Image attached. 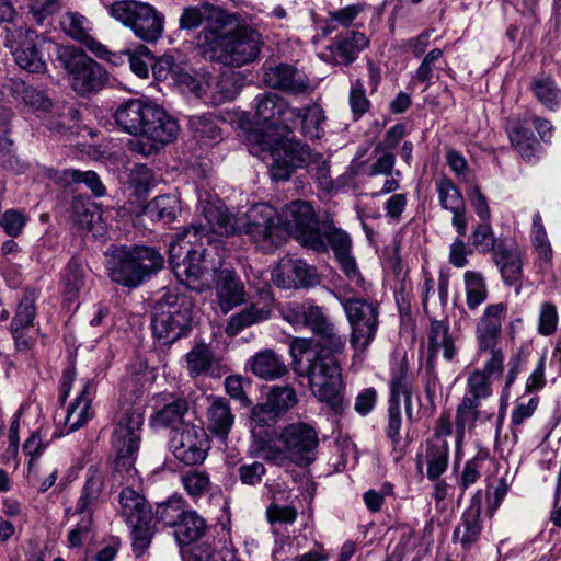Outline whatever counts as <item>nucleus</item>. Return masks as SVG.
<instances>
[{
	"label": "nucleus",
	"instance_id": "obj_1",
	"mask_svg": "<svg viewBox=\"0 0 561 561\" xmlns=\"http://www.w3.org/2000/svg\"><path fill=\"white\" fill-rule=\"evenodd\" d=\"M279 312L293 327L308 328L317 336L316 353L307 366L309 388L318 401L325 403L334 414H341L345 407L341 365L345 335L313 300L288 302Z\"/></svg>",
	"mask_w": 561,
	"mask_h": 561
},
{
	"label": "nucleus",
	"instance_id": "obj_2",
	"mask_svg": "<svg viewBox=\"0 0 561 561\" xmlns=\"http://www.w3.org/2000/svg\"><path fill=\"white\" fill-rule=\"evenodd\" d=\"M201 203L202 214L213 233L225 237L244 233L263 252H272L282 243L283 227L273 207L257 204L244 215L234 217L218 198Z\"/></svg>",
	"mask_w": 561,
	"mask_h": 561
},
{
	"label": "nucleus",
	"instance_id": "obj_3",
	"mask_svg": "<svg viewBox=\"0 0 561 561\" xmlns=\"http://www.w3.org/2000/svg\"><path fill=\"white\" fill-rule=\"evenodd\" d=\"M116 125L125 133L140 136L130 140V150L149 157L172 142L179 125L163 107L141 99H130L117 106L114 113Z\"/></svg>",
	"mask_w": 561,
	"mask_h": 561
},
{
	"label": "nucleus",
	"instance_id": "obj_4",
	"mask_svg": "<svg viewBox=\"0 0 561 561\" xmlns=\"http://www.w3.org/2000/svg\"><path fill=\"white\" fill-rule=\"evenodd\" d=\"M261 34L249 27H238L221 34L218 28L205 25L195 37L199 56L229 67H242L254 61L261 53Z\"/></svg>",
	"mask_w": 561,
	"mask_h": 561
},
{
	"label": "nucleus",
	"instance_id": "obj_5",
	"mask_svg": "<svg viewBox=\"0 0 561 561\" xmlns=\"http://www.w3.org/2000/svg\"><path fill=\"white\" fill-rule=\"evenodd\" d=\"M164 259L151 247H111L105 252V268L110 279L128 289H135L163 268Z\"/></svg>",
	"mask_w": 561,
	"mask_h": 561
},
{
	"label": "nucleus",
	"instance_id": "obj_6",
	"mask_svg": "<svg viewBox=\"0 0 561 561\" xmlns=\"http://www.w3.org/2000/svg\"><path fill=\"white\" fill-rule=\"evenodd\" d=\"M192 323L193 300L179 288L167 290L152 307V333L163 345L186 336L192 331Z\"/></svg>",
	"mask_w": 561,
	"mask_h": 561
},
{
	"label": "nucleus",
	"instance_id": "obj_7",
	"mask_svg": "<svg viewBox=\"0 0 561 561\" xmlns=\"http://www.w3.org/2000/svg\"><path fill=\"white\" fill-rule=\"evenodd\" d=\"M282 224L304 247L320 253L328 251V240L332 234L329 230H339L331 214L317 219L311 204L305 201H294L287 205L283 209Z\"/></svg>",
	"mask_w": 561,
	"mask_h": 561
},
{
	"label": "nucleus",
	"instance_id": "obj_8",
	"mask_svg": "<svg viewBox=\"0 0 561 561\" xmlns=\"http://www.w3.org/2000/svg\"><path fill=\"white\" fill-rule=\"evenodd\" d=\"M141 393L135 392V401L131 404L124 403L121 407L119 416L115 425L112 443L117 450L114 469L117 472H135V455L140 446L144 424V405L136 402Z\"/></svg>",
	"mask_w": 561,
	"mask_h": 561
},
{
	"label": "nucleus",
	"instance_id": "obj_9",
	"mask_svg": "<svg viewBox=\"0 0 561 561\" xmlns=\"http://www.w3.org/2000/svg\"><path fill=\"white\" fill-rule=\"evenodd\" d=\"M334 297L341 304L351 328L350 344L356 353L365 352L376 337L379 327V306L376 301L339 291Z\"/></svg>",
	"mask_w": 561,
	"mask_h": 561
},
{
	"label": "nucleus",
	"instance_id": "obj_10",
	"mask_svg": "<svg viewBox=\"0 0 561 561\" xmlns=\"http://www.w3.org/2000/svg\"><path fill=\"white\" fill-rule=\"evenodd\" d=\"M56 60L67 72L72 89L81 95L100 91L107 80L104 68L75 46H58Z\"/></svg>",
	"mask_w": 561,
	"mask_h": 561
},
{
	"label": "nucleus",
	"instance_id": "obj_11",
	"mask_svg": "<svg viewBox=\"0 0 561 561\" xmlns=\"http://www.w3.org/2000/svg\"><path fill=\"white\" fill-rule=\"evenodd\" d=\"M110 13L146 43L158 42L164 32V15L148 3L135 0L115 1L110 5Z\"/></svg>",
	"mask_w": 561,
	"mask_h": 561
},
{
	"label": "nucleus",
	"instance_id": "obj_12",
	"mask_svg": "<svg viewBox=\"0 0 561 561\" xmlns=\"http://www.w3.org/2000/svg\"><path fill=\"white\" fill-rule=\"evenodd\" d=\"M119 512L131 528L133 551L136 557H141L154 534L151 507L141 494L125 488L119 493Z\"/></svg>",
	"mask_w": 561,
	"mask_h": 561
},
{
	"label": "nucleus",
	"instance_id": "obj_13",
	"mask_svg": "<svg viewBox=\"0 0 561 561\" xmlns=\"http://www.w3.org/2000/svg\"><path fill=\"white\" fill-rule=\"evenodd\" d=\"M4 45L8 47L15 64L30 73H43L47 65L38 47V35L35 31L18 26L13 22L3 27Z\"/></svg>",
	"mask_w": 561,
	"mask_h": 561
},
{
	"label": "nucleus",
	"instance_id": "obj_14",
	"mask_svg": "<svg viewBox=\"0 0 561 561\" xmlns=\"http://www.w3.org/2000/svg\"><path fill=\"white\" fill-rule=\"evenodd\" d=\"M285 457L298 467H308L316 459L319 447L318 432L305 422L286 425L277 436Z\"/></svg>",
	"mask_w": 561,
	"mask_h": 561
},
{
	"label": "nucleus",
	"instance_id": "obj_15",
	"mask_svg": "<svg viewBox=\"0 0 561 561\" xmlns=\"http://www.w3.org/2000/svg\"><path fill=\"white\" fill-rule=\"evenodd\" d=\"M254 102L257 123L279 138H288V126L298 115L296 107L290 106L283 96L273 92L259 94Z\"/></svg>",
	"mask_w": 561,
	"mask_h": 561
},
{
	"label": "nucleus",
	"instance_id": "obj_16",
	"mask_svg": "<svg viewBox=\"0 0 561 561\" xmlns=\"http://www.w3.org/2000/svg\"><path fill=\"white\" fill-rule=\"evenodd\" d=\"M169 446L180 462L185 466H197L206 459L209 442L202 426L187 424L180 431L171 432Z\"/></svg>",
	"mask_w": 561,
	"mask_h": 561
},
{
	"label": "nucleus",
	"instance_id": "obj_17",
	"mask_svg": "<svg viewBox=\"0 0 561 561\" xmlns=\"http://www.w3.org/2000/svg\"><path fill=\"white\" fill-rule=\"evenodd\" d=\"M272 279L279 288L299 289L314 287L320 283L317 268L306 261L284 256L272 272Z\"/></svg>",
	"mask_w": 561,
	"mask_h": 561
},
{
	"label": "nucleus",
	"instance_id": "obj_18",
	"mask_svg": "<svg viewBox=\"0 0 561 561\" xmlns=\"http://www.w3.org/2000/svg\"><path fill=\"white\" fill-rule=\"evenodd\" d=\"M286 142L273 151L270 168L274 181H287L298 168H304L310 156V148L295 137L284 138Z\"/></svg>",
	"mask_w": 561,
	"mask_h": 561
},
{
	"label": "nucleus",
	"instance_id": "obj_19",
	"mask_svg": "<svg viewBox=\"0 0 561 561\" xmlns=\"http://www.w3.org/2000/svg\"><path fill=\"white\" fill-rule=\"evenodd\" d=\"M262 79L267 87L293 95L304 94L310 89L307 75L288 64L265 67Z\"/></svg>",
	"mask_w": 561,
	"mask_h": 561
},
{
	"label": "nucleus",
	"instance_id": "obj_20",
	"mask_svg": "<svg viewBox=\"0 0 561 561\" xmlns=\"http://www.w3.org/2000/svg\"><path fill=\"white\" fill-rule=\"evenodd\" d=\"M481 510L482 491L479 490L471 497L469 507L462 513L460 522L453 533L454 542H459L463 549H470L480 538L482 531Z\"/></svg>",
	"mask_w": 561,
	"mask_h": 561
},
{
	"label": "nucleus",
	"instance_id": "obj_21",
	"mask_svg": "<svg viewBox=\"0 0 561 561\" xmlns=\"http://www.w3.org/2000/svg\"><path fill=\"white\" fill-rule=\"evenodd\" d=\"M331 238L328 240V249L331 248L339 261L341 270L348 280L358 289L366 290V282L362 276L355 259L351 255L352 240L348 233L339 229L330 230Z\"/></svg>",
	"mask_w": 561,
	"mask_h": 561
},
{
	"label": "nucleus",
	"instance_id": "obj_22",
	"mask_svg": "<svg viewBox=\"0 0 561 561\" xmlns=\"http://www.w3.org/2000/svg\"><path fill=\"white\" fill-rule=\"evenodd\" d=\"M503 302L489 305L477 324V340L482 351H493L496 347L502 332V318L506 312Z\"/></svg>",
	"mask_w": 561,
	"mask_h": 561
},
{
	"label": "nucleus",
	"instance_id": "obj_23",
	"mask_svg": "<svg viewBox=\"0 0 561 561\" xmlns=\"http://www.w3.org/2000/svg\"><path fill=\"white\" fill-rule=\"evenodd\" d=\"M427 347V367L434 369L435 359L439 351H443V357L450 362L457 354L455 340L449 331L447 320H431L428 329Z\"/></svg>",
	"mask_w": 561,
	"mask_h": 561
},
{
	"label": "nucleus",
	"instance_id": "obj_24",
	"mask_svg": "<svg viewBox=\"0 0 561 561\" xmlns=\"http://www.w3.org/2000/svg\"><path fill=\"white\" fill-rule=\"evenodd\" d=\"M492 259L503 282L507 286H520L523 278L522 253L516 247L507 245L504 241L497 243Z\"/></svg>",
	"mask_w": 561,
	"mask_h": 561
},
{
	"label": "nucleus",
	"instance_id": "obj_25",
	"mask_svg": "<svg viewBox=\"0 0 561 561\" xmlns=\"http://www.w3.org/2000/svg\"><path fill=\"white\" fill-rule=\"evenodd\" d=\"M389 403L400 404L401 398L404 401V410L408 419H413L412 396L414 392V379L409 371L405 359L400 360L392 369L389 381Z\"/></svg>",
	"mask_w": 561,
	"mask_h": 561
},
{
	"label": "nucleus",
	"instance_id": "obj_26",
	"mask_svg": "<svg viewBox=\"0 0 561 561\" xmlns=\"http://www.w3.org/2000/svg\"><path fill=\"white\" fill-rule=\"evenodd\" d=\"M216 291L219 307L225 313L233 307L241 305L245 299L244 285L236 272L231 270L219 272Z\"/></svg>",
	"mask_w": 561,
	"mask_h": 561
},
{
	"label": "nucleus",
	"instance_id": "obj_27",
	"mask_svg": "<svg viewBox=\"0 0 561 561\" xmlns=\"http://www.w3.org/2000/svg\"><path fill=\"white\" fill-rule=\"evenodd\" d=\"M296 112H298V115L294 118V123L288 126V138L294 137V130L298 125H300L301 135L307 139L316 140L324 135L325 115L319 104L313 103L301 108L296 107Z\"/></svg>",
	"mask_w": 561,
	"mask_h": 561
},
{
	"label": "nucleus",
	"instance_id": "obj_28",
	"mask_svg": "<svg viewBox=\"0 0 561 561\" xmlns=\"http://www.w3.org/2000/svg\"><path fill=\"white\" fill-rule=\"evenodd\" d=\"M188 411V403L184 398H173L164 402L149 419L150 426L156 428H172V432L182 430L188 423L184 416Z\"/></svg>",
	"mask_w": 561,
	"mask_h": 561
},
{
	"label": "nucleus",
	"instance_id": "obj_29",
	"mask_svg": "<svg viewBox=\"0 0 561 561\" xmlns=\"http://www.w3.org/2000/svg\"><path fill=\"white\" fill-rule=\"evenodd\" d=\"M368 45L369 41L363 33L348 31L334 38L332 54L337 64L350 66Z\"/></svg>",
	"mask_w": 561,
	"mask_h": 561
},
{
	"label": "nucleus",
	"instance_id": "obj_30",
	"mask_svg": "<svg viewBox=\"0 0 561 561\" xmlns=\"http://www.w3.org/2000/svg\"><path fill=\"white\" fill-rule=\"evenodd\" d=\"M208 401L207 430L220 438H226L234 423V415L229 401L222 397H210Z\"/></svg>",
	"mask_w": 561,
	"mask_h": 561
},
{
	"label": "nucleus",
	"instance_id": "obj_31",
	"mask_svg": "<svg viewBox=\"0 0 561 561\" xmlns=\"http://www.w3.org/2000/svg\"><path fill=\"white\" fill-rule=\"evenodd\" d=\"M250 370L260 379L273 381L286 376L289 370L283 357L273 350H264L251 357Z\"/></svg>",
	"mask_w": 561,
	"mask_h": 561
},
{
	"label": "nucleus",
	"instance_id": "obj_32",
	"mask_svg": "<svg viewBox=\"0 0 561 561\" xmlns=\"http://www.w3.org/2000/svg\"><path fill=\"white\" fill-rule=\"evenodd\" d=\"M205 249L188 248L186 249L185 256L180 263L174 264V274L192 290L202 291L203 286L198 283L204 268L201 265Z\"/></svg>",
	"mask_w": 561,
	"mask_h": 561
},
{
	"label": "nucleus",
	"instance_id": "obj_33",
	"mask_svg": "<svg viewBox=\"0 0 561 561\" xmlns=\"http://www.w3.org/2000/svg\"><path fill=\"white\" fill-rule=\"evenodd\" d=\"M89 24L83 15L76 12H68L60 20V26L67 35L83 44L91 53L101 55L104 45L89 35Z\"/></svg>",
	"mask_w": 561,
	"mask_h": 561
},
{
	"label": "nucleus",
	"instance_id": "obj_34",
	"mask_svg": "<svg viewBox=\"0 0 561 561\" xmlns=\"http://www.w3.org/2000/svg\"><path fill=\"white\" fill-rule=\"evenodd\" d=\"M180 213V199L173 194L159 195L151 199L142 209V214L151 221L163 225L172 224Z\"/></svg>",
	"mask_w": 561,
	"mask_h": 561
},
{
	"label": "nucleus",
	"instance_id": "obj_35",
	"mask_svg": "<svg viewBox=\"0 0 561 561\" xmlns=\"http://www.w3.org/2000/svg\"><path fill=\"white\" fill-rule=\"evenodd\" d=\"M507 134L512 146L522 158L530 161L535 157L536 147L539 146L534 133L526 121H512L507 126Z\"/></svg>",
	"mask_w": 561,
	"mask_h": 561
},
{
	"label": "nucleus",
	"instance_id": "obj_36",
	"mask_svg": "<svg viewBox=\"0 0 561 561\" xmlns=\"http://www.w3.org/2000/svg\"><path fill=\"white\" fill-rule=\"evenodd\" d=\"M209 232H211V230H209V226L205 227L202 225H191L181 233H178L176 239L170 243L169 248L170 263L172 268L174 270V264L180 263L181 260L185 256L186 249L194 248L193 245L203 238L209 240Z\"/></svg>",
	"mask_w": 561,
	"mask_h": 561
},
{
	"label": "nucleus",
	"instance_id": "obj_37",
	"mask_svg": "<svg viewBox=\"0 0 561 561\" xmlns=\"http://www.w3.org/2000/svg\"><path fill=\"white\" fill-rule=\"evenodd\" d=\"M104 489V476L95 467L87 470V478L81 491V495L77 501L76 508L80 511L94 512L100 502Z\"/></svg>",
	"mask_w": 561,
	"mask_h": 561
},
{
	"label": "nucleus",
	"instance_id": "obj_38",
	"mask_svg": "<svg viewBox=\"0 0 561 561\" xmlns=\"http://www.w3.org/2000/svg\"><path fill=\"white\" fill-rule=\"evenodd\" d=\"M270 316L271 309L268 306L260 307L257 304H252L229 318L226 325V333L229 336H236L245 328L267 320Z\"/></svg>",
	"mask_w": 561,
	"mask_h": 561
},
{
	"label": "nucleus",
	"instance_id": "obj_39",
	"mask_svg": "<svg viewBox=\"0 0 561 561\" xmlns=\"http://www.w3.org/2000/svg\"><path fill=\"white\" fill-rule=\"evenodd\" d=\"M180 83L190 92L194 93L198 99L209 101L214 104H220L233 99L234 92L231 89H227L220 83H216L214 90L210 83H207V88H205L198 80L188 73H183L180 77Z\"/></svg>",
	"mask_w": 561,
	"mask_h": 561
},
{
	"label": "nucleus",
	"instance_id": "obj_40",
	"mask_svg": "<svg viewBox=\"0 0 561 561\" xmlns=\"http://www.w3.org/2000/svg\"><path fill=\"white\" fill-rule=\"evenodd\" d=\"M206 529L205 519L195 511L188 510L174 528V536L180 546H187L201 539Z\"/></svg>",
	"mask_w": 561,
	"mask_h": 561
},
{
	"label": "nucleus",
	"instance_id": "obj_41",
	"mask_svg": "<svg viewBox=\"0 0 561 561\" xmlns=\"http://www.w3.org/2000/svg\"><path fill=\"white\" fill-rule=\"evenodd\" d=\"M426 476L428 480H437L447 469L449 446L446 439H432L427 442Z\"/></svg>",
	"mask_w": 561,
	"mask_h": 561
},
{
	"label": "nucleus",
	"instance_id": "obj_42",
	"mask_svg": "<svg viewBox=\"0 0 561 561\" xmlns=\"http://www.w3.org/2000/svg\"><path fill=\"white\" fill-rule=\"evenodd\" d=\"M466 304L470 310H476L488 298L485 279L480 272L467 271L463 275Z\"/></svg>",
	"mask_w": 561,
	"mask_h": 561
},
{
	"label": "nucleus",
	"instance_id": "obj_43",
	"mask_svg": "<svg viewBox=\"0 0 561 561\" xmlns=\"http://www.w3.org/2000/svg\"><path fill=\"white\" fill-rule=\"evenodd\" d=\"M36 318V296L34 291H25L16 306L10 330H25L34 325Z\"/></svg>",
	"mask_w": 561,
	"mask_h": 561
},
{
	"label": "nucleus",
	"instance_id": "obj_44",
	"mask_svg": "<svg viewBox=\"0 0 561 561\" xmlns=\"http://www.w3.org/2000/svg\"><path fill=\"white\" fill-rule=\"evenodd\" d=\"M87 272L78 257H72L65 267L62 284L65 294L71 300L81 290L85 283Z\"/></svg>",
	"mask_w": 561,
	"mask_h": 561
},
{
	"label": "nucleus",
	"instance_id": "obj_45",
	"mask_svg": "<svg viewBox=\"0 0 561 561\" xmlns=\"http://www.w3.org/2000/svg\"><path fill=\"white\" fill-rule=\"evenodd\" d=\"M187 511L181 496H172L158 505L156 519L165 526L175 528Z\"/></svg>",
	"mask_w": 561,
	"mask_h": 561
},
{
	"label": "nucleus",
	"instance_id": "obj_46",
	"mask_svg": "<svg viewBox=\"0 0 561 561\" xmlns=\"http://www.w3.org/2000/svg\"><path fill=\"white\" fill-rule=\"evenodd\" d=\"M436 191L438 193L439 205L445 210L449 211L466 206L462 194L449 178L444 176L436 181Z\"/></svg>",
	"mask_w": 561,
	"mask_h": 561
},
{
	"label": "nucleus",
	"instance_id": "obj_47",
	"mask_svg": "<svg viewBox=\"0 0 561 561\" xmlns=\"http://www.w3.org/2000/svg\"><path fill=\"white\" fill-rule=\"evenodd\" d=\"M186 365L191 376L207 373L213 365V353L205 344H197L186 354Z\"/></svg>",
	"mask_w": 561,
	"mask_h": 561
},
{
	"label": "nucleus",
	"instance_id": "obj_48",
	"mask_svg": "<svg viewBox=\"0 0 561 561\" xmlns=\"http://www.w3.org/2000/svg\"><path fill=\"white\" fill-rule=\"evenodd\" d=\"M305 167L324 191L329 192L333 188L329 161L322 154L310 150V156L306 160Z\"/></svg>",
	"mask_w": 561,
	"mask_h": 561
},
{
	"label": "nucleus",
	"instance_id": "obj_49",
	"mask_svg": "<svg viewBox=\"0 0 561 561\" xmlns=\"http://www.w3.org/2000/svg\"><path fill=\"white\" fill-rule=\"evenodd\" d=\"M78 516L79 519L68 534V543L72 548H79L83 541L89 538L93 527V513L89 511H80L75 508L72 514Z\"/></svg>",
	"mask_w": 561,
	"mask_h": 561
},
{
	"label": "nucleus",
	"instance_id": "obj_50",
	"mask_svg": "<svg viewBox=\"0 0 561 561\" xmlns=\"http://www.w3.org/2000/svg\"><path fill=\"white\" fill-rule=\"evenodd\" d=\"M531 89L538 101L546 107L553 108L559 104L560 90L551 78H536L533 81Z\"/></svg>",
	"mask_w": 561,
	"mask_h": 561
},
{
	"label": "nucleus",
	"instance_id": "obj_51",
	"mask_svg": "<svg viewBox=\"0 0 561 561\" xmlns=\"http://www.w3.org/2000/svg\"><path fill=\"white\" fill-rule=\"evenodd\" d=\"M213 11L214 8L208 4L186 7L179 19V26L184 31L195 30L211 19Z\"/></svg>",
	"mask_w": 561,
	"mask_h": 561
},
{
	"label": "nucleus",
	"instance_id": "obj_52",
	"mask_svg": "<svg viewBox=\"0 0 561 561\" xmlns=\"http://www.w3.org/2000/svg\"><path fill=\"white\" fill-rule=\"evenodd\" d=\"M71 218L73 222L81 229H91L95 220L100 219V214L96 211L95 206L90 201L82 198H75L72 201Z\"/></svg>",
	"mask_w": 561,
	"mask_h": 561
},
{
	"label": "nucleus",
	"instance_id": "obj_53",
	"mask_svg": "<svg viewBox=\"0 0 561 561\" xmlns=\"http://www.w3.org/2000/svg\"><path fill=\"white\" fill-rule=\"evenodd\" d=\"M493 229L489 221H482L474 226L471 233V244L481 253L494 252L497 243Z\"/></svg>",
	"mask_w": 561,
	"mask_h": 561
},
{
	"label": "nucleus",
	"instance_id": "obj_54",
	"mask_svg": "<svg viewBox=\"0 0 561 561\" xmlns=\"http://www.w3.org/2000/svg\"><path fill=\"white\" fill-rule=\"evenodd\" d=\"M490 396L491 387L488 376L480 370L473 371L468 378L467 392L463 399H469L480 407L481 400Z\"/></svg>",
	"mask_w": 561,
	"mask_h": 561
},
{
	"label": "nucleus",
	"instance_id": "obj_55",
	"mask_svg": "<svg viewBox=\"0 0 561 561\" xmlns=\"http://www.w3.org/2000/svg\"><path fill=\"white\" fill-rule=\"evenodd\" d=\"M62 179L67 183H84L93 193L94 196H103L106 188L101 182L99 175L93 171H80L68 169L64 171Z\"/></svg>",
	"mask_w": 561,
	"mask_h": 561
},
{
	"label": "nucleus",
	"instance_id": "obj_56",
	"mask_svg": "<svg viewBox=\"0 0 561 561\" xmlns=\"http://www.w3.org/2000/svg\"><path fill=\"white\" fill-rule=\"evenodd\" d=\"M266 400L270 402L268 407H273L282 414L297 403V396L290 386H274L267 393Z\"/></svg>",
	"mask_w": 561,
	"mask_h": 561
},
{
	"label": "nucleus",
	"instance_id": "obj_57",
	"mask_svg": "<svg viewBox=\"0 0 561 561\" xmlns=\"http://www.w3.org/2000/svg\"><path fill=\"white\" fill-rule=\"evenodd\" d=\"M479 405L469 399H462L456 411V432L458 439H461L467 426H473L480 416Z\"/></svg>",
	"mask_w": 561,
	"mask_h": 561
},
{
	"label": "nucleus",
	"instance_id": "obj_58",
	"mask_svg": "<svg viewBox=\"0 0 561 561\" xmlns=\"http://www.w3.org/2000/svg\"><path fill=\"white\" fill-rule=\"evenodd\" d=\"M91 417V407L87 401L75 400L68 408L65 425L69 432H75L82 427Z\"/></svg>",
	"mask_w": 561,
	"mask_h": 561
},
{
	"label": "nucleus",
	"instance_id": "obj_59",
	"mask_svg": "<svg viewBox=\"0 0 561 561\" xmlns=\"http://www.w3.org/2000/svg\"><path fill=\"white\" fill-rule=\"evenodd\" d=\"M531 234L533 244L539 256L545 261H550L552 256V249L547 238V233L539 213H536L533 217Z\"/></svg>",
	"mask_w": 561,
	"mask_h": 561
},
{
	"label": "nucleus",
	"instance_id": "obj_60",
	"mask_svg": "<svg viewBox=\"0 0 561 561\" xmlns=\"http://www.w3.org/2000/svg\"><path fill=\"white\" fill-rule=\"evenodd\" d=\"M374 154L376 156V161L371 164L368 175H391L396 163L394 154L390 150L385 149L381 142L375 146Z\"/></svg>",
	"mask_w": 561,
	"mask_h": 561
},
{
	"label": "nucleus",
	"instance_id": "obj_61",
	"mask_svg": "<svg viewBox=\"0 0 561 561\" xmlns=\"http://www.w3.org/2000/svg\"><path fill=\"white\" fill-rule=\"evenodd\" d=\"M27 219L24 213L18 209H8L0 217V226L8 236L16 238L22 233Z\"/></svg>",
	"mask_w": 561,
	"mask_h": 561
},
{
	"label": "nucleus",
	"instance_id": "obj_62",
	"mask_svg": "<svg viewBox=\"0 0 561 561\" xmlns=\"http://www.w3.org/2000/svg\"><path fill=\"white\" fill-rule=\"evenodd\" d=\"M348 102L355 119H358L369 111L370 101L366 96V91L360 80H356L352 84Z\"/></svg>",
	"mask_w": 561,
	"mask_h": 561
},
{
	"label": "nucleus",
	"instance_id": "obj_63",
	"mask_svg": "<svg viewBox=\"0 0 561 561\" xmlns=\"http://www.w3.org/2000/svg\"><path fill=\"white\" fill-rule=\"evenodd\" d=\"M182 484L188 495L199 497L208 491L210 480L205 472L192 471L182 477Z\"/></svg>",
	"mask_w": 561,
	"mask_h": 561
},
{
	"label": "nucleus",
	"instance_id": "obj_64",
	"mask_svg": "<svg viewBox=\"0 0 561 561\" xmlns=\"http://www.w3.org/2000/svg\"><path fill=\"white\" fill-rule=\"evenodd\" d=\"M401 405L389 403L388 407V423L385 428L387 437L390 439L393 448H397L401 442Z\"/></svg>",
	"mask_w": 561,
	"mask_h": 561
}]
</instances>
